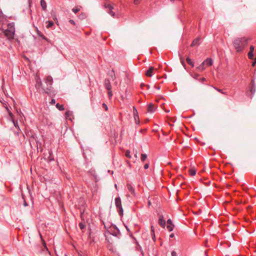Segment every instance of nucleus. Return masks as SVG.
Here are the masks:
<instances>
[{"instance_id":"f257e3e1","label":"nucleus","mask_w":256,"mask_h":256,"mask_svg":"<svg viewBox=\"0 0 256 256\" xmlns=\"http://www.w3.org/2000/svg\"><path fill=\"white\" fill-rule=\"evenodd\" d=\"M35 86L40 92H42L48 94L50 93L53 83V79L51 76H49L44 78V83L42 82L40 78L37 76L35 77Z\"/></svg>"},{"instance_id":"f03ea898","label":"nucleus","mask_w":256,"mask_h":256,"mask_svg":"<svg viewBox=\"0 0 256 256\" xmlns=\"http://www.w3.org/2000/svg\"><path fill=\"white\" fill-rule=\"evenodd\" d=\"M248 38L242 37L234 38L232 41L233 46L238 52H242L246 46Z\"/></svg>"},{"instance_id":"7ed1b4c3","label":"nucleus","mask_w":256,"mask_h":256,"mask_svg":"<svg viewBox=\"0 0 256 256\" xmlns=\"http://www.w3.org/2000/svg\"><path fill=\"white\" fill-rule=\"evenodd\" d=\"M15 32V28L14 23L8 24V28L4 32L5 36L9 40L13 39Z\"/></svg>"},{"instance_id":"20e7f679","label":"nucleus","mask_w":256,"mask_h":256,"mask_svg":"<svg viewBox=\"0 0 256 256\" xmlns=\"http://www.w3.org/2000/svg\"><path fill=\"white\" fill-rule=\"evenodd\" d=\"M115 204L117 209V212L120 216L124 214V210L122 205L121 199L120 196L116 197L114 200Z\"/></svg>"},{"instance_id":"39448f33","label":"nucleus","mask_w":256,"mask_h":256,"mask_svg":"<svg viewBox=\"0 0 256 256\" xmlns=\"http://www.w3.org/2000/svg\"><path fill=\"white\" fill-rule=\"evenodd\" d=\"M112 228H114V232L110 234L118 238H120L122 234L120 232L119 228L116 226V225L112 224L111 226Z\"/></svg>"},{"instance_id":"423d86ee","label":"nucleus","mask_w":256,"mask_h":256,"mask_svg":"<svg viewBox=\"0 0 256 256\" xmlns=\"http://www.w3.org/2000/svg\"><path fill=\"white\" fill-rule=\"evenodd\" d=\"M127 188L130 192L134 196H136V193L135 192V189L134 186L130 183H128L126 184Z\"/></svg>"},{"instance_id":"0eeeda50","label":"nucleus","mask_w":256,"mask_h":256,"mask_svg":"<svg viewBox=\"0 0 256 256\" xmlns=\"http://www.w3.org/2000/svg\"><path fill=\"white\" fill-rule=\"evenodd\" d=\"M250 91L252 95L251 98H252L256 91V84L254 80H252L250 82Z\"/></svg>"},{"instance_id":"6e6552de","label":"nucleus","mask_w":256,"mask_h":256,"mask_svg":"<svg viewBox=\"0 0 256 256\" xmlns=\"http://www.w3.org/2000/svg\"><path fill=\"white\" fill-rule=\"evenodd\" d=\"M158 224H159L162 226V228H164L166 226V221L164 219V216L162 214H158Z\"/></svg>"},{"instance_id":"1a4fd4ad","label":"nucleus","mask_w":256,"mask_h":256,"mask_svg":"<svg viewBox=\"0 0 256 256\" xmlns=\"http://www.w3.org/2000/svg\"><path fill=\"white\" fill-rule=\"evenodd\" d=\"M104 84L107 90H112V86L110 82V80L108 79H105Z\"/></svg>"},{"instance_id":"9d476101","label":"nucleus","mask_w":256,"mask_h":256,"mask_svg":"<svg viewBox=\"0 0 256 256\" xmlns=\"http://www.w3.org/2000/svg\"><path fill=\"white\" fill-rule=\"evenodd\" d=\"M88 172L94 178L96 182L98 181V176L94 169L91 168L90 170H88Z\"/></svg>"},{"instance_id":"9b49d317","label":"nucleus","mask_w":256,"mask_h":256,"mask_svg":"<svg viewBox=\"0 0 256 256\" xmlns=\"http://www.w3.org/2000/svg\"><path fill=\"white\" fill-rule=\"evenodd\" d=\"M200 37H198L195 38L191 44V46H198L200 44Z\"/></svg>"},{"instance_id":"f8f14e48","label":"nucleus","mask_w":256,"mask_h":256,"mask_svg":"<svg viewBox=\"0 0 256 256\" xmlns=\"http://www.w3.org/2000/svg\"><path fill=\"white\" fill-rule=\"evenodd\" d=\"M48 156L47 158V160L48 162L54 161V156L52 154V150H48Z\"/></svg>"},{"instance_id":"ddd939ff","label":"nucleus","mask_w":256,"mask_h":256,"mask_svg":"<svg viewBox=\"0 0 256 256\" xmlns=\"http://www.w3.org/2000/svg\"><path fill=\"white\" fill-rule=\"evenodd\" d=\"M156 108H154V104L152 103L150 104L148 106V112L152 113L154 112Z\"/></svg>"},{"instance_id":"4468645a","label":"nucleus","mask_w":256,"mask_h":256,"mask_svg":"<svg viewBox=\"0 0 256 256\" xmlns=\"http://www.w3.org/2000/svg\"><path fill=\"white\" fill-rule=\"evenodd\" d=\"M154 70V68L152 66H150L146 72V76L149 77L152 76L153 75L152 72Z\"/></svg>"},{"instance_id":"2eb2a0df","label":"nucleus","mask_w":256,"mask_h":256,"mask_svg":"<svg viewBox=\"0 0 256 256\" xmlns=\"http://www.w3.org/2000/svg\"><path fill=\"white\" fill-rule=\"evenodd\" d=\"M204 64L208 65V66H211L214 63L213 60L210 58H207L204 61Z\"/></svg>"},{"instance_id":"dca6fc26","label":"nucleus","mask_w":256,"mask_h":256,"mask_svg":"<svg viewBox=\"0 0 256 256\" xmlns=\"http://www.w3.org/2000/svg\"><path fill=\"white\" fill-rule=\"evenodd\" d=\"M40 6H41L42 10H46V7H47V5H46V1L44 0H40Z\"/></svg>"},{"instance_id":"f3484780","label":"nucleus","mask_w":256,"mask_h":256,"mask_svg":"<svg viewBox=\"0 0 256 256\" xmlns=\"http://www.w3.org/2000/svg\"><path fill=\"white\" fill-rule=\"evenodd\" d=\"M38 35L40 37L42 40L48 42V40L38 30H37Z\"/></svg>"},{"instance_id":"a211bd4d","label":"nucleus","mask_w":256,"mask_h":256,"mask_svg":"<svg viewBox=\"0 0 256 256\" xmlns=\"http://www.w3.org/2000/svg\"><path fill=\"white\" fill-rule=\"evenodd\" d=\"M204 62H203L198 66L197 67V69L200 71L204 70L205 69L204 66Z\"/></svg>"},{"instance_id":"6ab92c4d","label":"nucleus","mask_w":256,"mask_h":256,"mask_svg":"<svg viewBox=\"0 0 256 256\" xmlns=\"http://www.w3.org/2000/svg\"><path fill=\"white\" fill-rule=\"evenodd\" d=\"M186 60L189 65H190L192 67L194 66V62L190 58H187Z\"/></svg>"},{"instance_id":"aec40b11","label":"nucleus","mask_w":256,"mask_h":256,"mask_svg":"<svg viewBox=\"0 0 256 256\" xmlns=\"http://www.w3.org/2000/svg\"><path fill=\"white\" fill-rule=\"evenodd\" d=\"M56 108L58 109L60 111L64 110V106L62 104H56Z\"/></svg>"},{"instance_id":"412c9836","label":"nucleus","mask_w":256,"mask_h":256,"mask_svg":"<svg viewBox=\"0 0 256 256\" xmlns=\"http://www.w3.org/2000/svg\"><path fill=\"white\" fill-rule=\"evenodd\" d=\"M104 7L106 8H108L109 10H112V9H114L113 6L112 5L110 4H104Z\"/></svg>"},{"instance_id":"4be33fe9","label":"nucleus","mask_w":256,"mask_h":256,"mask_svg":"<svg viewBox=\"0 0 256 256\" xmlns=\"http://www.w3.org/2000/svg\"><path fill=\"white\" fill-rule=\"evenodd\" d=\"M166 228L169 232H172L174 229V224H167Z\"/></svg>"},{"instance_id":"5701e85b","label":"nucleus","mask_w":256,"mask_h":256,"mask_svg":"<svg viewBox=\"0 0 256 256\" xmlns=\"http://www.w3.org/2000/svg\"><path fill=\"white\" fill-rule=\"evenodd\" d=\"M46 23L48 24H47V26H46V28H51L53 25H54V22H52V21H50V20H48L46 22Z\"/></svg>"},{"instance_id":"b1692460","label":"nucleus","mask_w":256,"mask_h":256,"mask_svg":"<svg viewBox=\"0 0 256 256\" xmlns=\"http://www.w3.org/2000/svg\"><path fill=\"white\" fill-rule=\"evenodd\" d=\"M147 158V154H141V160L144 162Z\"/></svg>"},{"instance_id":"393cba45","label":"nucleus","mask_w":256,"mask_h":256,"mask_svg":"<svg viewBox=\"0 0 256 256\" xmlns=\"http://www.w3.org/2000/svg\"><path fill=\"white\" fill-rule=\"evenodd\" d=\"M190 174L191 176H194L196 174V170L194 169H190L189 170Z\"/></svg>"},{"instance_id":"a878e982","label":"nucleus","mask_w":256,"mask_h":256,"mask_svg":"<svg viewBox=\"0 0 256 256\" xmlns=\"http://www.w3.org/2000/svg\"><path fill=\"white\" fill-rule=\"evenodd\" d=\"M80 19L83 20L86 18V15L84 13H82L78 16Z\"/></svg>"},{"instance_id":"bb28decb","label":"nucleus","mask_w":256,"mask_h":256,"mask_svg":"<svg viewBox=\"0 0 256 256\" xmlns=\"http://www.w3.org/2000/svg\"><path fill=\"white\" fill-rule=\"evenodd\" d=\"M248 57L250 59L252 60L254 58L253 52H249L248 53Z\"/></svg>"},{"instance_id":"cd10ccee","label":"nucleus","mask_w":256,"mask_h":256,"mask_svg":"<svg viewBox=\"0 0 256 256\" xmlns=\"http://www.w3.org/2000/svg\"><path fill=\"white\" fill-rule=\"evenodd\" d=\"M213 88L214 89H215L218 92L222 93V94H226V93L225 92H223L222 90L219 89V88H217L216 87H214V86H213Z\"/></svg>"},{"instance_id":"c85d7f7f","label":"nucleus","mask_w":256,"mask_h":256,"mask_svg":"<svg viewBox=\"0 0 256 256\" xmlns=\"http://www.w3.org/2000/svg\"><path fill=\"white\" fill-rule=\"evenodd\" d=\"M72 112H70V111H66V114H65L66 118H68L70 117V116L72 115Z\"/></svg>"},{"instance_id":"c756f323","label":"nucleus","mask_w":256,"mask_h":256,"mask_svg":"<svg viewBox=\"0 0 256 256\" xmlns=\"http://www.w3.org/2000/svg\"><path fill=\"white\" fill-rule=\"evenodd\" d=\"M80 10V8H78V7H76V8H74L72 9V11L76 14Z\"/></svg>"},{"instance_id":"7c9ffc66","label":"nucleus","mask_w":256,"mask_h":256,"mask_svg":"<svg viewBox=\"0 0 256 256\" xmlns=\"http://www.w3.org/2000/svg\"><path fill=\"white\" fill-rule=\"evenodd\" d=\"M126 156L130 158H131V156L130 154V150H126Z\"/></svg>"},{"instance_id":"2f4dec72","label":"nucleus","mask_w":256,"mask_h":256,"mask_svg":"<svg viewBox=\"0 0 256 256\" xmlns=\"http://www.w3.org/2000/svg\"><path fill=\"white\" fill-rule=\"evenodd\" d=\"M108 13L112 17H114L115 16V13L110 10H109Z\"/></svg>"},{"instance_id":"473e14b6","label":"nucleus","mask_w":256,"mask_h":256,"mask_svg":"<svg viewBox=\"0 0 256 256\" xmlns=\"http://www.w3.org/2000/svg\"><path fill=\"white\" fill-rule=\"evenodd\" d=\"M108 90V96L109 98H112V90Z\"/></svg>"},{"instance_id":"72a5a7b5","label":"nucleus","mask_w":256,"mask_h":256,"mask_svg":"<svg viewBox=\"0 0 256 256\" xmlns=\"http://www.w3.org/2000/svg\"><path fill=\"white\" fill-rule=\"evenodd\" d=\"M79 226L81 230H83L85 228V225L83 223L80 222L79 224Z\"/></svg>"},{"instance_id":"f704fd0d","label":"nucleus","mask_w":256,"mask_h":256,"mask_svg":"<svg viewBox=\"0 0 256 256\" xmlns=\"http://www.w3.org/2000/svg\"><path fill=\"white\" fill-rule=\"evenodd\" d=\"M180 62H181L182 65L185 68L186 64H185V62H184L183 58L182 57H180Z\"/></svg>"},{"instance_id":"c9c22d12","label":"nucleus","mask_w":256,"mask_h":256,"mask_svg":"<svg viewBox=\"0 0 256 256\" xmlns=\"http://www.w3.org/2000/svg\"><path fill=\"white\" fill-rule=\"evenodd\" d=\"M102 108L106 110H108V106H107V105L105 104V103H103L102 104Z\"/></svg>"},{"instance_id":"e433bc0d","label":"nucleus","mask_w":256,"mask_h":256,"mask_svg":"<svg viewBox=\"0 0 256 256\" xmlns=\"http://www.w3.org/2000/svg\"><path fill=\"white\" fill-rule=\"evenodd\" d=\"M167 224H174L172 223V220H170V219H168V220H167Z\"/></svg>"},{"instance_id":"4c0bfd02","label":"nucleus","mask_w":256,"mask_h":256,"mask_svg":"<svg viewBox=\"0 0 256 256\" xmlns=\"http://www.w3.org/2000/svg\"><path fill=\"white\" fill-rule=\"evenodd\" d=\"M140 86H141V87H142L144 86H146L148 89H149L150 88V86L148 84H141Z\"/></svg>"},{"instance_id":"58836bf2","label":"nucleus","mask_w":256,"mask_h":256,"mask_svg":"<svg viewBox=\"0 0 256 256\" xmlns=\"http://www.w3.org/2000/svg\"><path fill=\"white\" fill-rule=\"evenodd\" d=\"M254 47L253 46H251L250 48V52H254Z\"/></svg>"},{"instance_id":"ea45409f","label":"nucleus","mask_w":256,"mask_h":256,"mask_svg":"<svg viewBox=\"0 0 256 256\" xmlns=\"http://www.w3.org/2000/svg\"><path fill=\"white\" fill-rule=\"evenodd\" d=\"M138 114V112H137V110L136 109V108L134 106V118H136V114Z\"/></svg>"},{"instance_id":"a19ab883","label":"nucleus","mask_w":256,"mask_h":256,"mask_svg":"<svg viewBox=\"0 0 256 256\" xmlns=\"http://www.w3.org/2000/svg\"><path fill=\"white\" fill-rule=\"evenodd\" d=\"M56 103V100L55 99H52L51 101L50 102V104H54Z\"/></svg>"},{"instance_id":"79ce46f5","label":"nucleus","mask_w":256,"mask_h":256,"mask_svg":"<svg viewBox=\"0 0 256 256\" xmlns=\"http://www.w3.org/2000/svg\"><path fill=\"white\" fill-rule=\"evenodd\" d=\"M69 22H70L71 24H73V25H75V24H76V22H74V21L73 20H69Z\"/></svg>"},{"instance_id":"37998d69","label":"nucleus","mask_w":256,"mask_h":256,"mask_svg":"<svg viewBox=\"0 0 256 256\" xmlns=\"http://www.w3.org/2000/svg\"><path fill=\"white\" fill-rule=\"evenodd\" d=\"M149 167V164L148 163L144 165V169H148Z\"/></svg>"},{"instance_id":"c03bdc74","label":"nucleus","mask_w":256,"mask_h":256,"mask_svg":"<svg viewBox=\"0 0 256 256\" xmlns=\"http://www.w3.org/2000/svg\"><path fill=\"white\" fill-rule=\"evenodd\" d=\"M172 256H177L176 252L175 251H172Z\"/></svg>"},{"instance_id":"a18cd8bd","label":"nucleus","mask_w":256,"mask_h":256,"mask_svg":"<svg viewBox=\"0 0 256 256\" xmlns=\"http://www.w3.org/2000/svg\"><path fill=\"white\" fill-rule=\"evenodd\" d=\"M134 158H136V160L138 158V152H137V150H136V152H134Z\"/></svg>"},{"instance_id":"49530a36","label":"nucleus","mask_w":256,"mask_h":256,"mask_svg":"<svg viewBox=\"0 0 256 256\" xmlns=\"http://www.w3.org/2000/svg\"><path fill=\"white\" fill-rule=\"evenodd\" d=\"M152 240H156V238H155V234H154V232H152Z\"/></svg>"},{"instance_id":"de8ad7c7","label":"nucleus","mask_w":256,"mask_h":256,"mask_svg":"<svg viewBox=\"0 0 256 256\" xmlns=\"http://www.w3.org/2000/svg\"><path fill=\"white\" fill-rule=\"evenodd\" d=\"M151 231H152V232H154V226H151Z\"/></svg>"},{"instance_id":"09e8293b","label":"nucleus","mask_w":256,"mask_h":256,"mask_svg":"<svg viewBox=\"0 0 256 256\" xmlns=\"http://www.w3.org/2000/svg\"><path fill=\"white\" fill-rule=\"evenodd\" d=\"M126 226V228L127 231L128 232H130V230L128 228V227L127 226Z\"/></svg>"},{"instance_id":"8fccbe9b","label":"nucleus","mask_w":256,"mask_h":256,"mask_svg":"<svg viewBox=\"0 0 256 256\" xmlns=\"http://www.w3.org/2000/svg\"><path fill=\"white\" fill-rule=\"evenodd\" d=\"M174 234H171L170 235V238H174Z\"/></svg>"},{"instance_id":"3c124183","label":"nucleus","mask_w":256,"mask_h":256,"mask_svg":"<svg viewBox=\"0 0 256 256\" xmlns=\"http://www.w3.org/2000/svg\"><path fill=\"white\" fill-rule=\"evenodd\" d=\"M154 88H156L158 90H159L160 89V86H154Z\"/></svg>"},{"instance_id":"603ef678","label":"nucleus","mask_w":256,"mask_h":256,"mask_svg":"<svg viewBox=\"0 0 256 256\" xmlns=\"http://www.w3.org/2000/svg\"><path fill=\"white\" fill-rule=\"evenodd\" d=\"M139 0H134V3L136 4H138V3Z\"/></svg>"},{"instance_id":"864d4df0","label":"nucleus","mask_w":256,"mask_h":256,"mask_svg":"<svg viewBox=\"0 0 256 256\" xmlns=\"http://www.w3.org/2000/svg\"><path fill=\"white\" fill-rule=\"evenodd\" d=\"M24 206H28V204L26 202H24Z\"/></svg>"},{"instance_id":"5fc2aeb1","label":"nucleus","mask_w":256,"mask_h":256,"mask_svg":"<svg viewBox=\"0 0 256 256\" xmlns=\"http://www.w3.org/2000/svg\"><path fill=\"white\" fill-rule=\"evenodd\" d=\"M130 236L132 238H134V239L136 240L135 238L132 236V234H130Z\"/></svg>"},{"instance_id":"6e6d98bb","label":"nucleus","mask_w":256,"mask_h":256,"mask_svg":"<svg viewBox=\"0 0 256 256\" xmlns=\"http://www.w3.org/2000/svg\"><path fill=\"white\" fill-rule=\"evenodd\" d=\"M114 187L116 189H117V184H114Z\"/></svg>"},{"instance_id":"4d7b16f0","label":"nucleus","mask_w":256,"mask_h":256,"mask_svg":"<svg viewBox=\"0 0 256 256\" xmlns=\"http://www.w3.org/2000/svg\"><path fill=\"white\" fill-rule=\"evenodd\" d=\"M30 1L31 0H28L29 5L30 6Z\"/></svg>"},{"instance_id":"13d9d810","label":"nucleus","mask_w":256,"mask_h":256,"mask_svg":"<svg viewBox=\"0 0 256 256\" xmlns=\"http://www.w3.org/2000/svg\"><path fill=\"white\" fill-rule=\"evenodd\" d=\"M202 81H205V80H206V78H202Z\"/></svg>"},{"instance_id":"bf43d9fd","label":"nucleus","mask_w":256,"mask_h":256,"mask_svg":"<svg viewBox=\"0 0 256 256\" xmlns=\"http://www.w3.org/2000/svg\"><path fill=\"white\" fill-rule=\"evenodd\" d=\"M148 204L149 206H150L151 205V202L149 201L148 202Z\"/></svg>"},{"instance_id":"052dcab7","label":"nucleus","mask_w":256,"mask_h":256,"mask_svg":"<svg viewBox=\"0 0 256 256\" xmlns=\"http://www.w3.org/2000/svg\"><path fill=\"white\" fill-rule=\"evenodd\" d=\"M136 244H137L138 246H139V244H138V242L137 241H136Z\"/></svg>"},{"instance_id":"680f3d73","label":"nucleus","mask_w":256,"mask_h":256,"mask_svg":"<svg viewBox=\"0 0 256 256\" xmlns=\"http://www.w3.org/2000/svg\"><path fill=\"white\" fill-rule=\"evenodd\" d=\"M0 14H2V17L4 16H3V14H2V12H0Z\"/></svg>"},{"instance_id":"e2e57ef3","label":"nucleus","mask_w":256,"mask_h":256,"mask_svg":"<svg viewBox=\"0 0 256 256\" xmlns=\"http://www.w3.org/2000/svg\"><path fill=\"white\" fill-rule=\"evenodd\" d=\"M170 111V110H166V112H169Z\"/></svg>"},{"instance_id":"0e129e2a","label":"nucleus","mask_w":256,"mask_h":256,"mask_svg":"<svg viewBox=\"0 0 256 256\" xmlns=\"http://www.w3.org/2000/svg\"><path fill=\"white\" fill-rule=\"evenodd\" d=\"M40 238H42V236H41L40 234Z\"/></svg>"},{"instance_id":"69168bd1","label":"nucleus","mask_w":256,"mask_h":256,"mask_svg":"<svg viewBox=\"0 0 256 256\" xmlns=\"http://www.w3.org/2000/svg\"><path fill=\"white\" fill-rule=\"evenodd\" d=\"M142 255H144V253H143L142 251Z\"/></svg>"},{"instance_id":"338daca9","label":"nucleus","mask_w":256,"mask_h":256,"mask_svg":"<svg viewBox=\"0 0 256 256\" xmlns=\"http://www.w3.org/2000/svg\"><path fill=\"white\" fill-rule=\"evenodd\" d=\"M171 1H174V0H170Z\"/></svg>"}]
</instances>
